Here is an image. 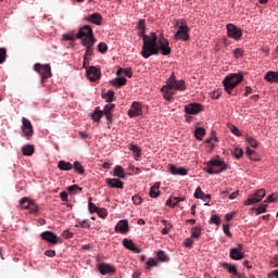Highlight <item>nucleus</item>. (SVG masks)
<instances>
[{"mask_svg": "<svg viewBox=\"0 0 278 278\" xmlns=\"http://www.w3.org/2000/svg\"><path fill=\"white\" fill-rule=\"evenodd\" d=\"M170 55V42L168 39L161 36L157 41V34L151 33V37H144V45L142 46L141 55L142 58H151V55Z\"/></svg>", "mask_w": 278, "mask_h": 278, "instance_id": "obj_1", "label": "nucleus"}, {"mask_svg": "<svg viewBox=\"0 0 278 278\" xmlns=\"http://www.w3.org/2000/svg\"><path fill=\"white\" fill-rule=\"evenodd\" d=\"M77 39L81 40V45L86 47L85 58H90L93 53L92 47L97 42L92 27L88 25L80 27L77 33Z\"/></svg>", "mask_w": 278, "mask_h": 278, "instance_id": "obj_2", "label": "nucleus"}, {"mask_svg": "<svg viewBox=\"0 0 278 278\" xmlns=\"http://www.w3.org/2000/svg\"><path fill=\"white\" fill-rule=\"evenodd\" d=\"M173 90H186V84L184 80L175 79V73H173L167 79V86H164L161 89L166 101H170L173 99Z\"/></svg>", "mask_w": 278, "mask_h": 278, "instance_id": "obj_3", "label": "nucleus"}, {"mask_svg": "<svg viewBox=\"0 0 278 278\" xmlns=\"http://www.w3.org/2000/svg\"><path fill=\"white\" fill-rule=\"evenodd\" d=\"M242 79H244V75L241 73H232L226 76L223 80L225 92H227V94H232L233 89L241 84Z\"/></svg>", "mask_w": 278, "mask_h": 278, "instance_id": "obj_4", "label": "nucleus"}, {"mask_svg": "<svg viewBox=\"0 0 278 278\" xmlns=\"http://www.w3.org/2000/svg\"><path fill=\"white\" fill-rule=\"evenodd\" d=\"M174 27L176 29L178 27V30L174 36L175 40H184V42H188V40H190V28L186 24V20H177Z\"/></svg>", "mask_w": 278, "mask_h": 278, "instance_id": "obj_5", "label": "nucleus"}, {"mask_svg": "<svg viewBox=\"0 0 278 278\" xmlns=\"http://www.w3.org/2000/svg\"><path fill=\"white\" fill-rule=\"evenodd\" d=\"M225 170H227V164L219 159H212L206 162V173H208V175H218Z\"/></svg>", "mask_w": 278, "mask_h": 278, "instance_id": "obj_6", "label": "nucleus"}, {"mask_svg": "<svg viewBox=\"0 0 278 278\" xmlns=\"http://www.w3.org/2000/svg\"><path fill=\"white\" fill-rule=\"evenodd\" d=\"M226 29L229 38L233 40H240L242 38V29L238 28L235 24H227Z\"/></svg>", "mask_w": 278, "mask_h": 278, "instance_id": "obj_7", "label": "nucleus"}, {"mask_svg": "<svg viewBox=\"0 0 278 278\" xmlns=\"http://www.w3.org/2000/svg\"><path fill=\"white\" fill-rule=\"evenodd\" d=\"M264 197H266V191L264 189H260L248 198V201L244 202V205H254V203H260Z\"/></svg>", "mask_w": 278, "mask_h": 278, "instance_id": "obj_8", "label": "nucleus"}, {"mask_svg": "<svg viewBox=\"0 0 278 278\" xmlns=\"http://www.w3.org/2000/svg\"><path fill=\"white\" fill-rule=\"evenodd\" d=\"M22 131L25 138H31L34 136V126L26 117L22 118Z\"/></svg>", "mask_w": 278, "mask_h": 278, "instance_id": "obj_9", "label": "nucleus"}, {"mask_svg": "<svg viewBox=\"0 0 278 278\" xmlns=\"http://www.w3.org/2000/svg\"><path fill=\"white\" fill-rule=\"evenodd\" d=\"M243 250H244V244L242 243H239L237 248H231L230 258L236 261L244 260V252H242Z\"/></svg>", "mask_w": 278, "mask_h": 278, "instance_id": "obj_10", "label": "nucleus"}, {"mask_svg": "<svg viewBox=\"0 0 278 278\" xmlns=\"http://www.w3.org/2000/svg\"><path fill=\"white\" fill-rule=\"evenodd\" d=\"M186 114L197 115L203 112V105L200 103H190L185 106Z\"/></svg>", "mask_w": 278, "mask_h": 278, "instance_id": "obj_11", "label": "nucleus"}, {"mask_svg": "<svg viewBox=\"0 0 278 278\" xmlns=\"http://www.w3.org/2000/svg\"><path fill=\"white\" fill-rule=\"evenodd\" d=\"M142 114V104L140 102H132L130 109L128 110V116L134 118L135 116H140Z\"/></svg>", "mask_w": 278, "mask_h": 278, "instance_id": "obj_12", "label": "nucleus"}, {"mask_svg": "<svg viewBox=\"0 0 278 278\" xmlns=\"http://www.w3.org/2000/svg\"><path fill=\"white\" fill-rule=\"evenodd\" d=\"M41 238L46 240V242H50V244H58V242H60V237H56L52 231H43Z\"/></svg>", "mask_w": 278, "mask_h": 278, "instance_id": "obj_13", "label": "nucleus"}, {"mask_svg": "<svg viewBox=\"0 0 278 278\" xmlns=\"http://www.w3.org/2000/svg\"><path fill=\"white\" fill-rule=\"evenodd\" d=\"M168 173H170V175L186 176L188 175V169H186V167H177L173 164H168Z\"/></svg>", "mask_w": 278, "mask_h": 278, "instance_id": "obj_14", "label": "nucleus"}, {"mask_svg": "<svg viewBox=\"0 0 278 278\" xmlns=\"http://www.w3.org/2000/svg\"><path fill=\"white\" fill-rule=\"evenodd\" d=\"M115 231L119 233H127V231H129V223L127 219L119 220L115 226Z\"/></svg>", "mask_w": 278, "mask_h": 278, "instance_id": "obj_15", "label": "nucleus"}, {"mask_svg": "<svg viewBox=\"0 0 278 278\" xmlns=\"http://www.w3.org/2000/svg\"><path fill=\"white\" fill-rule=\"evenodd\" d=\"M99 270L101 275H114L116 273V268L110 264H100Z\"/></svg>", "mask_w": 278, "mask_h": 278, "instance_id": "obj_16", "label": "nucleus"}, {"mask_svg": "<svg viewBox=\"0 0 278 278\" xmlns=\"http://www.w3.org/2000/svg\"><path fill=\"white\" fill-rule=\"evenodd\" d=\"M102 20L103 17L99 13H92L87 17H85V21H87L88 23H91L92 25H101Z\"/></svg>", "mask_w": 278, "mask_h": 278, "instance_id": "obj_17", "label": "nucleus"}, {"mask_svg": "<svg viewBox=\"0 0 278 278\" xmlns=\"http://www.w3.org/2000/svg\"><path fill=\"white\" fill-rule=\"evenodd\" d=\"M105 182L108 186H110V188H117L119 190H123L124 188V182L116 178H106Z\"/></svg>", "mask_w": 278, "mask_h": 278, "instance_id": "obj_18", "label": "nucleus"}, {"mask_svg": "<svg viewBox=\"0 0 278 278\" xmlns=\"http://www.w3.org/2000/svg\"><path fill=\"white\" fill-rule=\"evenodd\" d=\"M123 244L128 251H132L134 253H141L140 248L136 247V243L131 239H124Z\"/></svg>", "mask_w": 278, "mask_h": 278, "instance_id": "obj_19", "label": "nucleus"}, {"mask_svg": "<svg viewBox=\"0 0 278 278\" xmlns=\"http://www.w3.org/2000/svg\"><path fill=\"white\" fill-rule=\"evenodd\" d=\"M86 77L89 81H97L101 79V71H87Z\"/></svg>", "mask_w": 278, "mask_h": 278, "instance_id": "obj_20", "label": "nucleus"}, {"mask_svg": "<svg viewBox=\"0 0 278 278\" xmlns=\"http://www.w3.org/2000/svg\"><path fill=\"white\" fill-rule=\"evenodd\" d=\"M222 266L223 268H225V270L229 273V275H232V277H235V275H238V268L236 267V265L229 263H222Z\"/></svg>", "mask_w": 278, "mask_h": 278, "instance_id": "obj_21", "label": "nucleus"}, {"mask_svg": "<svg viewBox=\"0 0 278 278\" xmlns=\"http://www.w3.org/2000/svg\"><path fill=\"white\" fill-rule=\"evenodd\" d=\"M115 88H121V86H125L127 84L126 77L118 76L110 81Z\"/></svg>", "mask_w": 278, "mask_h": 278, "instance_id": "obj_22", "label": "nucleus"}, {"mask_svg": "<svg viewBox=\"0 0 278 278\" xmlns=\"http://www.w3.org/2000/svg\"><path fill=\"white\" fill-rule=\"evenodd\" d=\"M114 177H118L119 179H125L127 175L125 174V169H123V166L117 165L113 169Z\"/></svg>", "mask_w": 278, "mask_h": 278, "instance_id": "obj_23", "label": "nucleus"}, {"mask_svg": "<svg viewBox=\"0 0 278 278\" xmlns=\"http://www.w3.org/2000/svg\"><path fill=\"white\" fill-rule=\"evenodd\" d=\"M151 199H157L160 197V182L154 184L150 189Z\"/></svg>", "mask_w": 278, "mask_h": 278, "instance_id": "obj_24", "label": "nucleus"}, {"mask_svg": "<svg viewBox=\"0 0 278 278\" xmlns=\"http://www.w3.org/2000/svg\"><path fill=\"white\" fill-rule=\"evenodd\" d=\"M203 231V228L201 226H195L191 228V238L194 240H199L201 238V233Z\"/></svg>", "mask_w": 278, "mask_h": 278, "instance_id": "obj_25", "label": "nucleus"}, {"mask_svg": "<svg viewBox=\"0 0 278 278\" xmlns=\"http://www.w3.org/2000/svg\"><path fill=\"white\" fill-rule=\"evenodd\" d=\"M265 79L269 81L270 84L278 83V72H268L265 75Z\"/></svg>", "mask_w": 278, "mask_h": 278, "instance_id": "obj_26", "label": "nucleus"}, {"mask_svg": "<svg viewBox=\"0 0 278 278\" xmlns=\"http://www.w3.org/2000/svg\"><path fill=\"white\" fill-rule=\"evenodd\" d=\"M245 155L250 157L253 162H260V155H257V152L255 150H251L250 148L247 149Z\"/></svg>", "mask_w": 278, "mask_h": 278, "instance_id": "obj_27", "label": "nucleus"}, {"mask_svg": "<svg viewBox=\"0 0 278 278\" xmlns=\"http://www.w3.org/2000/svg\"><path fill=\"white\" fill-rule=\"evenodd\" d=\"M58 168H60V170H73V165L71 162L60 161L58 163Z\"/></svg>", "mask_w": 278, "mask_h": 278, "instance_id": "obj_28", "label": "nucleus"}, {"mask_svg": "<svg viewBox=\"0 0 278 278\" xmlns=\"http://www.w3.org/2000/svg\"><path fill=\"white\" fill-rule=\"evenodd\" d=\"M102 99L106 101V103H112L114 101V90H109L108 92H102Z\"/></svg>", "mask_w": 278, "mask_h": 278, "instance_id": "obj_29", "label": "nucleus"}, {"mask_svg": "<svg viewBox=\"0 0 278 278\" xmlns=\"http://www.w3.org/2000/svg\"><path fill=\"white\" fill-rule=\"evenodd\" d=\"M73 168H74L75 173H78V175H84L86 173L84 165H81V163H79V161L74 162Z\"/></svg>", "mask_w": 278, "mask_h": 278, "instance_id": "obj_30", "label": "nucleus"}, {"mask_svg": "<svg viewBox=\"0 0 278 278\" xmlns=\"http://www.w3.org/2000/svg\"><path fill=\"white\" fill-rule=\"evenodd\" d=\"M63 40H67L70 42H75L77 40V33L71 31L63 35Z\"/></svg>", "mask_w": 278, "mask_h": 278, "instance_id": "obj_31", "label": "nucleus"}, {"mask_svg": "<svg viewBox=\"0 0 278 278\" xmlns=\"http://www.w3.org/2000/svg\"><path fill=\"white\" fill-rule=\"evenodd\" d=\"M91 118L96 123H99V121H101V118H103V113L101 112V110H99V108H97L94 110L93 114H91Z\"/></svg>", "mask_w": 278, "mask_h": 278, "instance_id": "obj_32", "label": "nucleus"}, {"mask_svg": "<svg viewBox=\"0 0 278 278\" xmlns=\"http://www.w3.org/2000/svg\"><path fill=\"white\" fill-rule=\"evenodd\" d=\"M205 136V128L199 127L194 130V137L197 140H203V137Z\"/></svg>", "mask_w": 278, "mask_h": 278, "instance_id": "obj_33", "label": "nucleus"}, {"mask_svg": "<svg viewBox=\"0 0 278 278\" xmlns=\"http://www.w3.org/2000/svg\"><path fill=\"white\" fill-rule=\"evenodd\" d=\"M34 146H24L22 148V152H23V155H27V156H30V155H34Z\"/></svg>", "mask_w": 278, "mask_h": 278, "instance_id": "obj_34", "label": "nucleus"}, {"mask_svg": "<svg viewBox=\"0 0 278 278\" xmlns=\"http://www.w3.org/2000/svg\"><path fill=\"white\" fill-rule=\"evenodd\" d=\"M156 257L159 262H168V255H166V252L159 250L156 252Z\"/></svg>", "mask_w": 278, "mask_h": 278, "instance_id": "obj_35", "label": "nucleus"}, {"mask_svg": "<svg viewBox=\"0 0 278 278\" xmlns=\"http://www.w3.org/2000/svg\"><path fill=\"white\" fill-rule=\"evenodd\" d=\"M83 66L86 71H99V68L94 67V66H90V58H86L84 59V63H83Z\"/></svg>", "mask_w": 278, "mask_h": 278, "instance_id": "obj_36", "label": "nucleus"}, {"mask_svg": "<svg viewBox=\"0 0 278 278\" xmlns=\"http://www.w3.org/2000/svg\"><path fill=\"white\" fill-rule=\"evenodd\" d=\"M38 73H39V76L41 77V84H45V80L51 77V71H38Z\"/></svg>", "mask_w": 278, "mask_h": 278, "instance_id": "obj_37", "label": "nucleus"}, {"mask_svg": "<svg viewBox=\"0 0 278 278\" xmlns=\"http://www.w3.org/2000/svg\"><path fill=\"white\" fill-rule=\"evenodd\" d=\"M116 108L115 104L109 103L104 106V109L101 111L102 115L105 116V114H112V110Z\"/></svg>", "mask_w": 278, "mask_h": 278, "instance_id": "obj_38", "label": "nucleus"}, {"mask_svg": "<svg viewBox=\"0 0 278 278\" xmlns=\"http://www.w3.org/2000/svg\"><path fill=\"white\" fill-rule=\"evenodd\" d=\"M34 71H51V65H49V64L42 65L40 63H37L34 66Z\"/></svg>", "mask_w": 278, "mask_h": 278, "instance_id": "obj_39", "label": "nucleus"}, {"mask_svg": "<svg viewBox=\"0 0 278 278\" xmlns=\"http://www.w3.org/2000/svg\"><path fill=\"white\" fill-rule=\"evenodd\" d=\"M81 187L77 186V185H73L67 187V191L71 192L72 194H79V192H81Z\"/></svg>", "mask_w": 278, "mask_h": 278, "instance_id": "obj_40", "label": "nucleus"}, {"mask_svg": "<svg viewBox=\"0 0 278 278\" xmlns=\"http://www.w3.org/2000/svg\"><path fill=\"white\" fill-rule=\"evenodd\" d=\"M30 203L31 202L28 200V198H23L20 200V205L23 210H29Z\"/></svg>", "mask_w": 278, "mask_h": 278, "instance_id": "obj_41", "label": "nucleus"}, {"mask_svg": "<svg viewBox=\"0 0 278 278\" xmlns=\"http://www.w3.org/2000/svg\"><path fill=\"white\" fill-rule=\"evenodd\" d=\"M157 266V261H155L154 258H149L147 262H146V268L147 270H151V268Z\"/></svg>", "mask_w": 278, "mask_h": 278, "instance_id": "obj_42", "label": "nucleus"}, {"mask_svg": "<svg viewBox=\"0 0 278 278\" xmlns=\"http://www.w3.org/2000/svg\"><path fill=\"white\" fill-rule=\"evenodd\" d=\"M28 210L30 214H38V211L40 210V207L38 206V204L30 202Z\"/></svg>", "mask_w": 278, "mask_h": 278, "instance_id": "obj_43", "label": "nucleus"}, {"mask_svg": "<svg viewBox=\"0 0 278 278\" xmlns=\"http://www.w3.org/2000/svg\"><path fill=\"white\" fill-rule=\"evenodd\" d=\"M194 244V238L190 237L184 240V247H186L187 249H192Z\"/></svg>", "mask_w": 278, "mask_h": 278, "instance_id": "obj_44", "label": "nucleus"}, {"mask_svg": "<svg viewBox=\"0 0 278 278\" xmlns=\"http://www.w3.org/2000/svg\"><path fill=\"white\" fill-rule=\"evenodd\" d=\"M247 142L252 147V149H257L258 142L252 137H247Z\"/></svg>", "mask_w": 278, "mask_h": 278, "instance_id": "obj_45", "label": "nucleus"}, {"mask_svg": "<svg viewBox=\"0 0 278 278\" xmlns=\"http://www.w3.org/2000/svg\"><path fill=\"white\" fill-rule=\"evenodd\" d=\"M242 55H244V50L243 49L237 48L233 51V58H236V60H240V58H242Z\"/></svg>", "mask_w": 278, "mask_h": 278, "instance_id": "obj_46", "label": "nucleus"}, {"mask_svg": "<svg viewBox=\"0 0 278 278\" xmlns=\"http://www.w3.org/2000/svg\"><path fill=\"white\" fill-rule=\"evenodd\" d=\"M204 194L205 193L203 192L201 187H198L194 192V199H203Z\"/></svg>", "mask_w": 278, "mask_h": 278, "instance_id": "obj_47", "label": "nucleus"}, {"mask_svg": "<svg viewBox=\"0 0 278 278\" xmlns=\"http://www.w3.org/2000/svg\"><path fill=\"white\" fill-rule=\"evenodd\" d=\"M116 75H117V77H123V75H125V77H131L132 72L131 71H117Z\"/></svg>", "mask_w": 278, "mask_h": 278, "instance_id": "obj_48", "label": "nucleus"}, {"mask_svg": "<svg viewBox=\"0 0 278 278\" xmlns=\"http://www.w3.org/2000/svg\"><path fill=\"white\" fill-rule=\"evenodd\" d=\"M266 207H268V204H262L257 208H252V210H255L257 212L256 213L257 216H260V214H264L266 212Z\"/></svg>", "mask_w": 278, "mask_h": 278, "instance_id": "obj_49", "label": "nucleus"}, {"mask_svg": "<svg viewBox=\"0 0 278 278\" xmlns=\"http://www.w3.org/2000/svg\"><path fill=\"white\" fill-rule=\"evenodd\" d=\"M5 55H8V51L5 48H0V64H3L5 62Z\"/></svg>", "mask_w": 278, "mask_h": 278, "instance_id": "obj_50", "label": "nucleus"}, {"mask_svg": "<svg viewBox=\"0 0 278 278\" xmlns=\"http://www.w3.org/2000/svg\"><path fill=\"white\" fill-rule=\"evenodd\" d=\"M98 51H99L100 53H105V52L108 51V43H105V42H100V43L98 45Z\"/></svg>", "mask_w": 278, "mask_h": 278, "instance_id": "obj_51", "label": "nucleus"}, {"mask_svg": "<svg viewBox=\"0 0 278 278\" xmlns=\"http://www.w3.org/2000/svg\"><path fill=\"white\" fill-rule=\"evenodd\" d=\"M233 155H235V157H237L238 160H240V157H241L242 155H244V152L242 151V148H236V149L233 150Z\"/></svg>", "mask_w": 278, "mask_h": 278, "instance_id": "obj_52", "label": "nucleus"}, {"mask_svg": "<svg viewBox=\"0 0 278 278\" xmlns=\"http://www.w3.org/2000/svg\"><path fill=\"white\" fill-rule=\"evenodd\" d=\"M210 223L213 225H220V217L218 215H213L210 219Z\"/></svg>", "mask_w": 278, "mask_h": 278, "instance_id": "obj_53", "label": "nucleus"}, {"mask_svg": "<svg viewBox=\"0 0 278 278\" xmlns=\"http://www.w3.org/2000/svg\"><path fill=\"white\" fill-rule=\"evenodd\" d=\"M137 29H139V31H142V34H144V31H146L144 20H140L138 22Z\"/></svg>", "mask_w": 278, "mask_h": 278, "instance_id": "obj_54", "label": "nucleus"}, {"mask_svg": "<svg viewBox=\"0 0 278 278\" xmlns=\"http://www.w3.org/2000/svg\"><path fill=\"white\" fill-rule=\"evenodd\" d=\"M92 198H89V212H99V207H97V205H94V203L91 202Z\"/></svg>", "mask_w": 278, "mask_h": 278, "instance_id": "obj_55", "label": "nucleus"}, {"mask_svg": "<svg viewBox=\"0 0 278 278\" xmlns=\"http://www.w3.org/2000/svg\"><path fill=\"white\" fill-rule=\"evenodd\" d=\"M137 157H140V148L138 146H130L129 148Z\"/></svg>", "mask_w": 278, "mask_h": 278, "instance_id": "obj_56", "label": "nucleus"}, {"mask_svg": "<svg viewBox=\"0 0 278 278\" xmlns=\"http://www.w3.org/2000/svg\"><path fill=\"white\" fill-rule=\"evenodd\" d=\"M230 131H231V134H233L235 136H238L239 138H240V136H242V132L236 126H230Z\"/></svg>", "mask_w": 278, "mask_h": 278, "instance_id": "obj_57", "label": "nucleus"}, {"mask_svg": "<svg viewBox=\"0 0 278 278\" xmlns=\"http://www.w3.org/2000/svg\"><path fill=\"white\" fill-rule=\"evenodd\" d=\"M132 203L135 205H140L142 203V198L140 195H138V194L134 195L132 197Z\"/></svg>", "mask_w": 278, "mask_h": 278, "instance_id": "obj_58", "label": "nucleus"}, {"mask_svg": "<svg viewBox=\"0 0 278 278\" xmlns=\"http://www.w3.org/2000/svg\"><path fill=\"white\" fill-rule=\"evenodd\" d=\"M79 225L83 229H90V223H88V220H83Z\"/></svg>", "mask_w": 278, "mask_h": 278, "instance_id": "obj_59", "label": "nucleus"}, {"mask_svg": "<svg viewBox=\"0 0 278 278\" xmlns=\"http://www.w3.org/2000/svg\"><path fill=\"white\" fill-rule=\"evenodd\" d=\"M98 216H100V218H105V216H108V211L105 210H99L97 211Z\"/></svg>", "mask_w": 278, "mask_h": 278, "instance_id": "obj_60", "label": "nucleus"}, {"mask_svg": "<svg viewBox=\"0 0 278 278\" xmlns=\"http://www.w3.org/2000/svg\"><path fill=\"white\" fill-rule=\"evenodd\" d=\"M223 229H224V233H226L228 238H231V231H229V225H224Z\"/></svg>", "mask_w": 278, "mask_h": 278, "instance_id": "obj_61", "label": "nucleus"}, {"mask_svg": "<svg viewBox=\"0 0 278 278\" xmlns=\"http://www.w3.org/2000/svg\"><path fill=\"white\" fill-rule=\"evenodd\" d=\"M45 255H47V257H55V251L54 250H47L45 252Z\"/></svg>", "mask_w": 278, "mask_h": 278, "instance_id": "obj_62", "label": "nucleus"}, {"mask_svg": "<svg viewBox=\"0 0 278 278\" xmlns=\"http://www.w3.org/2000/svg\"><path fill=\"white\" fill-rule=\"evenodd\" d=\"M62 236H63V238L70 239V238H73V232H71L68 230H64Z\"/></svg>", "mask_w": 278, "mask_h": 278, "instance_id": "obj_63", "label": "nucleus"}, {"mask_svg": "<svg viewBox=\"0 0 278 278\" xmlns=\"http://www.w3.org/2000/svg\"><path fill=\"white\" fill-rule=\"evenodd\" d=\"M269 278H278V269L271 271L269 275H268Z\"/></svg>", "mask_w": 278, "mask_h": 278, "instance_id": "obj_64", "label": "nucleus"}]
</instances>
